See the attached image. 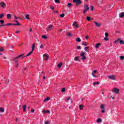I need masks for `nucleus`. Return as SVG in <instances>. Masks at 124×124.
<instances>
[{
    "label": "nucleus",
    "instance_id": "obj_1",
    "mask_svg": "<svg viewBox=\"0 0 124 124\" xmlns=\"http://www.w3.org/2000/svg\"><path fill=\"white\" fill-rule=\"evenodd\" d=\"M25 56V54L23 53L20 55L17 56L16 57H15L13 58V61L15 62H18V59H20V58H22V57Z\"/></svg>",
    "mask_w": 124,
    "mask_h": 124
},
{
    "label": "nucleus",
    "instance_id": "obj_2",
    "mask_svg": "<svg viewBox=\"0 0 124 124\" xmlns=\"http://www.w3.org/2000/svg\"><path fill=\"white\" fill-rule=\"evenodd\" d=\"M85 54H86V52L82 51L80 54V57H81L82 61H85V60H86V59L87 58L86 56H85Z\"/></svg>",
    "mask_w": 124,
    "mask_h": 124
},
{
    "label": "nucleus",
    "instance_id": "obj_3",
    "mask_svg": "<svg viewBox=\"0 0 124 124\" xmlns=\"http://www.w3.org/2000/svg\"><path fill=\"white\" fill-rule=\"evenodd\" d=\"M73 2L76 3V5L78 6V5H80L82 3V1L81 0H73Z\"/></svg>",
    "mask_w": 124,
    "mask_h": 124
},
{
    "label": "nucleus",
    "instance_id": "obj_4",
    "mask_svg": "<svg viewBox=\"0 0 124 124\" xmlns=\"http://www.w3.org/2000/svg\"><path fill=\"white\" fill-rule=\"evenodd\" d=\"M120 43V44H124V41L123 40H122L121 38H118L117 40L115 41L114 44H116V43H118V42Z\"/></svg>",
    "mask_w": 124,
    "mask_h": 124
},
{
    "label": "nucleus",
    "instance_id": "obj_5",
    "mask_svg": "<svg viewBox=\"0 0 124 124\" xmlns=\"http://www.w3.org/2000/svg\"><path fill=\"white\" fill-rule=\"evenodd\" d=\"M53 30V25H49L47 26V28L46 29V31H52Z\"/></svg>",
    "mask_w": 124,
    "mask_h": 124
},
{
    "label": "nucleus",
    "instance_id": "obj_6",
    "mask_svg": "<svg viewBox=\"0 0 124 124\" xmlns=\"http://www.w3.org/2000/svg\"><path fill=\"white\" fill-rule=\"evenodd\" d=\"M0 6H1V8H5L6 7V4L2 1L0 3Z\"/></svg>",
    "mask_w": 124,
    "mask_h": 124
},
{
    "label": "nucleus",
    "instance_id": "obj_7",
    "mask_svg": "<svg viewBox=\"0 0 124 124\" xmlns=\"http://www.w3.org/2000/svg\"><path fill=\"white\" fill-rule=\"evenodd\" d=\"M108 78L111 80H116V77L114 75L108 76Z\"/></svg>",
    "mask_w": 124,
    "mask_h": 124
},
{
    "label": "nucleus",
    "instance_id": "obj_8",
    "mask_svg": "<svg viewBox=\"0 0 124 124\" xmlns=\"http://www.w3.org/2000/svg\"><path fill=\"white\" fill-rule=\"evenodd\" d=\"M43 57H46V58H45V61H48V60H49V56H48V54L47 53L44 54Z\"/></svg>",
    "mask_w": 124,
    "mask_h": 124
},
{
    "label": "nucleus",
    "instance_id": "obj_9",
    "mask_svg": "<svg viewBox=\"0 0 124 124\" xmlns=\"http://www.w3.org/2000/svg\"><path fill=\"white\" fill-rule=\"evenodd\" d=\"M84 9L83 10L85 11H88V10H90V7H89V6L87 5H85L84 6Z\"/></svg>",
    "mask_w": 124,
    "mask_h": 124
},
{
    "label": "nucleus",
    "instance_id": "obj_10",
    "mask_svg": "<svg viewBox=\"0 0 124 124\" xmlns=\"http://www.w3.org/2000/svg\"><path fill=\"white\" fill-rule=\"evenodd\" d=\"M112 8H113V5H112L111 6L109 5L107 7V9L108 11H110V10H112Z\"/></svg>",
    "mask_w": 124,
    "mask_h": 124
},
{
    "label": "nucleus",
    "instance_id": "obj_11",
    "mask_svg": "<svg viewBox=\"0 0 124 124\" xmlns=\"http://www.w3.org/2000/svg\"><path fill=\"white\" fill-rule=\"evenodd\" d=\"M93 23L96 25V27H98V28H99V27H100L101 26V24H100L98 22H97L96 21H93Z\"/></svg>",
    "mask_w": 124,
    "mask_h": 124
},
{
    "label": "nucleus",
    "instance_id": "obj_12",
    "mask_svg": "<svg viewBox=\"0 0 124 124\" xmlns=\"http://www.w3.org/2000/svg\"><path fill=\"white\" fill-rule=\"evenodd\" d=\"M73 25L74 27H76V29H78V28H79V25H77V22H76V21H74Z\"/></svg>",
    "mask_w": 124,
    "mask_h": 124
},
{
    "label": "nucleus",
    "instance_id": "obj_13",
    "mask_svg": "<svg viewBox=\"0 0 124 124\" xmlns=\"http://www.w3.org/2000/svg\"><path fill=\"white\" fill-rule=\"evenodd\" d=\"M119 91H120V90H119L117 88H114L113 89V92H114V93H119Z\"/></svg>",
    "mask_w": 124,
    "mask_h": 124
},
{
    "label": "nucleus",
    "instance_id": "obj_14",
    "mask_svg": "<svg viewBox=\"0 0 124 124\" xmlns=\"http://www.w3.org/2000/svg\"><path fill=\"white\" fill-rule=\"evenodd\" d=\"M15 22L16 23V24H14V26H21V24L18 22L17 20H15Z\"/></svg>",
    "mask_w": 124,
    "mask_h": 124
},
{
    "label": "nucleus",
    "instance_id": "obj_15",
    "mask_svg": "<svg viewBox=\"0 0 124 124\" xmlns=\"http://www.w3.org/2000/svg\"><path fill=\"white\" fill-rule=\"evenodd\" d=\"M23 112H26L27 110V106L26 105L23 106Z\"/></svg>",
    "mask_w": 124,
    "mask_h": 124
},
{
    "label": "nucleus",
    "instance_id": "obj_16",
    "mask_svg": "<svg viewBox=\"0 0 124 124\" xmlns=\"http://www.w3.org/2000/svg\"><path fill=\"white\" fill-rule=\"evenodd\" d=\"M43 113H44V114H46V113H47L48 114H50V111L43 110Z\"/></svg>",
    "mask_w": 124,
    "mask_h": 124
},
{
    "label": "nucleus",
    "instance_id": "obj_17",
    "mask_svg": "<svg viewBox=\"0 0 124 124\" xmlns=\"http://www.w3.org/2000/svg\"><path fill=\"white\" fill-rule=\"evenodd\" d=\"M119 17L120 18H123V17H124V12L121 13Z\"/></svg>",
    "mask_w": 124,
    "mask_h": 124
},
{
    "label": "nucleus",
    "instance_id": "obj_18",
    "mask_svg": "<svg viewBox=\"0 0 124 124\" xmlns=\"http://www.w3.org/2000/svg\"><path fill=\"white\" fill-rule=\"evenodd\" d=\"M76 41L77 42H81V39H80V37H78L76 38Z\"/></svg>",
    "mask_w": 124,
    "mask_h": 124
},
{
    "label": "nucleus",
    "instance_id": "obj_19",
    "mask_svg": "<svg viewBox=\"0 0 124 124\" xmlns=\"http://www.w3.org/2000/svg\"><path fill=\"white\" fill-rule=\"evenodd\" d=\"M101 45V44L100 43H97L95 45V48H98L99 47V46H100Z\"/></svg>",
    "mask_w": 124,
    "mask_h": 124
},
{
    "label": "nucleus",
    "instance_id": "obj_20",
    "mask_svg": "<svg viewBox=\"0 0 124 124\" xmlns=\"http://www.w3.org/2000/svg\"><path fill=\"white\" fill-rule=\"evenodd\" d=\"M48 100H50V97H48L44 100V102H46L48 101Z\"/></svg>",
    "mask_w": 124,
    "mask_h": 124
},
{
    "label": "nucleus",
    "instance_id": "obj_21",
    "mask_svg": "<svg viewBox=\"0 0 124 124\" xmlns=\"http://www.w3.org/2000/svg\"><path fill=\"white\" fill-rule=\"evenodd\" d=\"M4 17V14H0V19H2Z\"/></svg>",
    "mask_w": 124,
    "mask_h": 124
},
{
    "label": "nucleus",
    "instance_id": "obj_22",
    "mask_svg": "<svg viewBox=\"0 0 124 124\" xmlns=\"http://www.w3.org/2000/svg\"><path fill=\"white\" fill-rule=\"evenodd\" d=\"M96 122L97 123H101V122H102V120H101V118H99L97 119Z\"/></svg>",
    "mask_w": 124,
    "mask_h": 124
},
{
    "label": "nucleus",
    "instance_id": "obj_23",
    "mask_svg": "<svg viewBox=\"0 0 124 124\" xmlns=\"http://www.w3.org/2000/svg\"><path fill=\"white\" fill-rule=\"evenodd\" d=\"M62 63H60L59 64H58V68H61V67H62Z\"/></svg>",
    "mask_w": 124,
    "mask_h": 124
},
{
    "label": "nucleus",
    "instance_id": "obj_24",
    "mask_svg": "<svg viewBox=\"0 0 124 124\" xmlns=\"http://www.w3.org/2000/svg\"><path fill=\"white\" fill-rule=\"evenodd\" d=\"M42 38H43V39H46V38H47V37L46 35H42Z\"/></svg>",
    "mask_w": 124,
    "mask_h": 124
},
{
    "label": "nucleus",
    "instance_id": "obj_25",
    "mask_svg": "<svg viewBox=\"0 0 124 124\" xmlns=\"http://www.w3.org/2000/svg\"><path fill=\"white\" fill-rule=\"evenodd\" d=\"M30 16V15L27 14L25 15V18L26 19H27L28 20H30V18L29 17Z\"/></svg>",
    "mask_w": 124,
    "mask_h": 124
},
{
    "label": "nucleus",
    "instance_id": "obj_26",
    "mask_svg": "<svg viewBox=\"0 0 124 124\" xmlns=\"http://www.w3.org/2000/svg\"><path fill=\"white\" fill-rule=\"evenodd\" d=\"M7 18L8 19H10L11 18V15L10 14L7 15Z\"/></svg>",
    "mask_w": 124,
    "mask_h": 124
},
{
    "label": "nucleus",
    "instance_id": "obj_27",
    "mask_svg": "<svg viewBox=\"0 0 124 124\" xmlns=\"http://www.w3.org/2000/svg\"><path fill=\"white\" fill-rule=\"evenodd\" d=\"M83 108H84V105H81L79 106L80 110H83Z\"/></svg>",
    "mask_w": 124,
    "mask_h": 124
},
{
    "label": "nucleus",
    "instance_id": "obj_28",
    "mask_svg": "<svg viewBox=\"0 0 124 124\" xmlns=\"http://www.w3.org/2000/svg\"><path fill=\"white\" fill-rule=\"evenodd\" d=\"M5 26H14V24L8 23V24H5Z\"/></svg>",
    "mask_w": 124,
    "mask_h": 124
},
{
    "label": "nucleus",
    "instance_id": "obj_29",
    "mask_svg": "<svg viewBox=\"0 0 124 124\" xmlns=\"http://www.w3.org/2000/svg\"><path fill=\"white\" fill-rule=\"evenodd\" d=\"M79 59V56L76 57L74 58V61L76 62H78V60Z\"/></svg>",
    "mask_w": 124,
    "mask_h": 124
},
{
    "label": "nucleus",
    "instance_id": "obj_30",
    "mask_svg": "<svg viewBox=\"0 0 124 124\" xmlns=\"http://www.w3.org/2000/svg\"><path fill=\"white\" fill-rule=\"evenodd\" d=\"M35 47V45L34 44H33L32 46V51H34V47Z\"/></svg>",
    "mask_w": 124,
    "mask_h": 124
},
{
    "label": "nucleus",
    "instance_id": "obj_31",
    "mask_svg": "<svg viewBox=\"0 0 124 124\" xmlns=\"http://www.w3.org/2000/svg\"><path fill=\"white\" fill-rule=\"evenodd\" d=\"M86 19L87 20V21H91V20H92V18L90 16H87Z\"/></svg>",
    "mask_w": 124,
    "mask_h": 124
},
{
    "label": "nucleus",
    "instance_id": "obj_32",
    "mask_svg": "<svg viewBox=\"0 0 124 124\" xmlns=\"http://www.w3.org/2000/svg\"><path fill=\"white\" fill-rule=\"evenodd\" d=\"M95 85H99V82H94L93 86H95Z\"/></svg>",
    "mask_w": 124,
    "mask_h": 124
},
{
    "label": "nucleus",
    "instance_id": "obj_33",
    "mask_svg": "<svg viewBox=\"0 0 124 124\" xmlns=\"http://www.w3.org/2000/svg\"><path fill=\"white\" fill-rule=\"evenodd\" d=\"M0 111L1 113H3V112H4V109L2 108H0Z\"/></svg>",
    "mask_w": 124,
    "mask_h": 124
},
{
    "label": "nucleus",
    "instance_id": "obj_34",
    "mask_svg": "<svg viewBox=\"0 0 124 124\" xmlns=\"http://www.w3.org/2000/svg\"><path fill=\"white\" fill-rule=\"evenodd\" d=\"M81 45H84V46H87V43H85V42H82Z\"/></svg>",
    "mask_w": 124,
    "mask_h": 124
},
{
    "label": "nucleus",
    "instance_id": "obj_35",
    "mask_svg": "<svg viewBox=\"0 0 124 124\" xmlns=\"http://www.w3.org/2000/svg\"><path fill=\"white\" fill-rule=\"evenodd\" d=\"M67 35L69 36L70 37H71V36H72V34H71V33L68 32Z\"/></svg>",
    "mask_w": 124,
    "mask_h": 124
},
{
    "label": "nucleus",
    "instance_id": "obj_36",
    "mask_svg": "<svg viewBox=\"0 0 124 124\" xmlns=\"http://www.w3.org/2000/svg\"><path fill=\"white\" fill-rule=\"evenodd\" d=\"M3 51H4L3 47H0V52H3Z\"/></svg>",
    "mask_w": 124,
    "mask_h": 124
},
{
    "label": "nucleus",
    "instance_id": "obj_37",
    "mask_svg": "<svg viewBox=\"0 0 124 124\" xmlns=\"http://www.w3.org/2000/svg\"><path fill=\"white\" fill-rule=\"evenodd\" d=\"M88 49H89V47L86 46L84 47V50L86 51V52H88Z\"/></svg>",
    "mask_w": 124,
    "mask_h": 124
},
{
    "label": "nucleus",
    "instance_id": "obj_38",
    "mask_svg": "<svg viewBox=\"0 0 124 124\" xmlns=\"http://www.w3.org/2000/svg\"><path fill=\"white\" fill-rule=\"evenodd\" d=\"M65 100H66V101H68V100H69V99H70V97H66L65 98Z\"/></svg>",
    "mask_w": 124,
    "mask_h": 124
},
{
    "label": "nucleus",
    "instance_id": "obj_39",
    "mask_svg": "<svg viewBox=\"0 0 124 124\" xmlns=\"http://www.w3.org/2000/svg\"><path fill=\"white\" fill-rule=\"evenodd\" d=\"M104 40H105V41H108V40H109V39L108 37H105L104 38Z\"/></svg>",
    "mask_w": 124,
    "mask_h": 124
},
{
    "label": "nucleus",
    "instance_id": "obj_40",
    "mask_svg": "<svg viewBox=\"0 0 124 124\" xmlns=\"http://www.w3.org/2000/svg\"><path fill=\"white\" fill-rule=\"evenodd\" d=\"M0 24H2L4 23V20H0Z\"/></svg>",
    "mask_w": 124,
    "mask_h": 124
},
{
    "label": "nucleus",
    "instance_id": "obj_41",
    "mask_svg": "<svg viewBox=\"0 0 124 124\" xmlns=\"http://www.w3.org/2000/svg\"><path fill=\"white\" fill-rule=\"evenodd\" d=\"M67 6H72V4L70 2L68 3Z\"/></svg>",
    "mask_w": 124,
    "mask_h": 124
},
{
    "label": "nucleus",
    "instance_id": "obj_42",
    "mask_svg": "<svg viewBox=\"0 0 124 124\" xmlns=\"http://www.w3.org/2000/svg\"><path fill=\"white\" fill-rule=\"evenodd\" d=\"M55 1L56 3H61V1H60V0H55Z\"/></svg>",
    "mask_w": 124,
    "mask_h": 124
},
{
    "label": "nucleus",
    "instance_id": "obj_43",
    "mask_svg": "<svg viewBox=\"0 0 124 124\" xmlns=\"http://www.w3.org/2000/svg\"><path fill=\"white\" fill-rule=\"evenodd\" d=\"M60 17H61L62 18H63V17H64V14H62L60 15Z\"/></svg>",
    "mask_w": 124,
    "mask_h": 124
},
{
    "label": "nucleus",
    "instance_id": "obj_44",
    "mask_svg": "<svg viewBox=\"0 0 124 124\" xmlns=\"http://www.w3.org/2000/svg\"><path fill=\"white\" fill-rule=\"evenodd\" d=\"M100 108H101V109H105L104 108V105H101Z\"/></svg>",
    "mask_w": 124,
    "mask_h": 124
},
{
    "label": "nucleus",
    "instance_id": "obj_45",
    "mask_svg": "<svg viewBox=\"0 0 124 124\" xmlns=\"http://www.w3.org/2000/svg\"><path fill=\"white\" fill-rule=\"evenodd\" d=\"M62 93H64V92H65V88H63L62 90Z\"/></svg>",
    "mask_w": 124,
    "mask_h": 124
},
{
    "label": "nucleus",
    "instance_id": "obj_46",
    "mask_svg": "<svg viewBox=\"0 0 124 124\" xmlns=\"http://www.w3.org/2000/svg\"><path fill=\"white\" fill-rule=\"evenodd\" d=\"M77 49H78V50H81V46H77Z\"/></svg>",
    "mask_w": 124,
    "mask_h": 124
},
{
    "label": "nucleus",
    "instance_id": "obj_47",
    "mask_svg": "<svg viewBox=\"0 0 124 124\" xmlns=\"http://www.w3.org/2000/svg\"><path fill=\"white\" fill-rule=\"evenodd\" d=\"M105 35L106 37H108L109 34H108V33L106 32V33H105Z\"/></svg>",
    "mask_w": 124,
    "mask_h": 124
},
{
    "label": "nucleus",
    "instance_id": "obj_48",
    "mask_svg": "<svg viewBox=\"0 0 124 124\" xmlns=\"http://www.w3.org/2000/svg\"><path fill=\"white\" fill-rule=\"evenodd\" d=\"M16 67H18V65H19V63L17 62H16Z\"/></svg>",
    "mask_w": 124,
    "mask_h": 124
},
{
    "label": "nucleus",
    "instance_id": "obj_49",
    "mask_svg": "<svg viewBox=\"0 0 124 124\" xmlns=\"http://www.w3.org/2000/svg\"><path fill=\"white\" fill-rule=\"evenodd\" d=\"M91 10L93 11V6H91Z\"/></svg>",
    "mask_w": 124,
    "mask_h": 124
},
{
    "label": "nucleus",
    "instance_id": "obj_50",
    "mask_svg": "<svg viewBox=\"0 0 124 124\" xmlns=\"http://www.w3.org/2000/svg\"><path fill=\"white\" fill-rule=\"evenodd\" d=\"M85 39H86V40H88V39H89V35H87V36H85Z\"/></svg>",
    "mask_w": 124,
    "mask_h": 124
},
{
    "label": "nucleus",
    "instance_id": "obj_51",
    "mask_svg": "<svg viewBox=\"0 0 124 124\" xmlns=\"http://www.w3.org/2000/svg\"><path fill=\"white\" fill-rule=\"evenodd\" d=\"M54 9L55 8L54 7V6H50V9H52V10H54Z\"/></svg>",
    "mask_w": 124,
    "mask_h": 124
},
{
    "label": "nucleus",
    "instance_id": "obj_52",
    "mask_svg": "<svg viewBox=\"0 0 124 124\" xmlns=\"http://www.w3.org/2000/svg\"><path fill=\"white\" fill-rule=\"evenodd\" d=\"M105 108L102 109V110H101V112L105 113Z\"/></svg>",
    "mask_w": 124,
    "mask_h": 124
},
{
    "label": "nucleus",
    "instance_id": "obj_53",
    "mask_svg": "<svg viewBox=\"0 0 124 124\" xmlns=\"http://www.w3.org/2000/svg\"><path fill=\"white\" fill-rule=\"evenodd\" d=\"M32 52H33V51H30L29 53H28V54H29V56H30V55H31V54H32Z\"/></svg>",
    "mask_w": 124,
    "mask_h": 124
},
{
    "label": "nucleus",
    "instance_id": "obj_54",
    "mask_svg": "<svg viewBox=\"0 0 124 124\" xmlns=\"http://www.w3.org/2000/svg\"><path fill=\"white\" fill-rule=\"evenodd\" d=\"M120 59H121V60H124V57L123 56H120Z\"/></svg>",
    "mask_w": 124,
    "mask_h": 124
},
{
    "label": "nucleus",
    "instance_id": "obj_55",
    "mask_svg": "<svg viewBox=\"0 0 124 124\" xmlns=\"http://www.w3.org/2000/svg\"><path fill=\"white\" fill-rule=\"evenodd\" d=\"M33 112H34V109L32 108V109H31V113H33Z\"/></svg>",
    "mask_w": 124,
    "mask_h": 124
},
{
    "label": "nucleus",
    "instance_id": "obj_56",
    "mask_svg": "<svg viewBox=\"0 0 124 124\" xmlns=\"http://www.w3.org/2000/svg\"><path fill=\"white\" fill-rule=\"evenodd\" d=\"M43 46H44L43 45H41L40 48H41V49H42L43 48Z\"/></svg>",
    "mask_w": 124,
    "mask_h": 124
},
{
    "label": "nucleus",
    "instance_id": "obj_57",
    "mask_svg": "<svg viewBox=\"0 0 124 124\" xmlns=\"http://www.w3.org/2000/svg\"><path fill=\"white\" fill-rule=\"evenodd\" d=\"M92 76H93V77H96L95 76V75H94V74H93V72H92Z\"/></svg>",
    "mask_w": 124,
    "mask_h": 124
},
{
    "label": "nucleus",
    "instance_id": "obj_58",
    "mask_svg": "<svg viewBox=\"0 0 124 124\" xmlns=\"http://www.w3.org/2000/svg\"><path fill=\"white\" fill-rule=\"evenodd\" d=\"M54 13H56V14H58V13H59V12H58V11H54Z\"/></svg>",
    "mask_w": 124,
    "mask_h": 124
},
{
    "label": "nucleus",
    "instance_id": "obj_59",
    "mask_svg": "<svg viewBox=\"0 0 124 124\" xmlns=\"http://www.w3.org/2000/svg\"><path fill=\"white\" fill-rule=\"evenodd\" d=\"M5 26H6V25L2 24V25H0V27H5Z\"/></svg>",
    "mask_w": 124,
    "mask_h": 124
},
{
    "label": "nucleus",
    "instance_id": "obj_60",
    "mask_svg": "<svg viewBox=\"0 0 124 124\" xmlns=\"http://www.w3.org/2000/svg\"><path fill=\"white\" fill-rule=\"evenodd\" d=\"M14 17H15V19L16 20V19H18V17H17V16H14Z\"/></svg>",
    "mask_w": 124,
    "mask_h": 124
},
{
    "label": "nucleus",
    "instance_id": "obj_61",
    "mask_svg": "<svg viewBox=\"0 0 124 124\" xmlns=\"http://www.w3.org/2000/svg\"><path fill=\"white\" fill-rule=\"evenodd\" d=\"M19 32H20L19 31H16V33H19Z\"/></svg>",
    "mask_w": 124,
    "mask_h": 124
},
{
    "label": "nucleus",
    "instance_id": "obj_62",
    "mask_svg": "<svg viewBox=\"0 0 124 124\" xmlns=\"http://www.w3.org/2000/svg\"><path fill=\"white\" fill-rule=\"evenodd\" d=\"M86 12H87V11L83 10V14H85Z\"/></svg>",
    "mask_w": 124,
    "mask_h": 124
},
{
    "label": "nucleus",
    "instance_id": "obj_63",
    "mask_svg": "<svg viewBox=\"0 0 124 124\" xmlns=\"http://www.w3.org/2000/svg\"><path fill=\"white\" fill-rule=\"evenodd\" d=\"M46 124H49V122L48 121H46L45 122Z\"/></svg>",
    "mask_w": 124,
    "mask_h": 124
},
{
    "label": "nucleus",
    "instance_id": "obj_64",
    "mask_svg": "<svg viewBox=\"0 0 124 124\" xmlns=\"http://www.w3.org/2000/svg\"><path fill=\"white\" fill-rule=\"evenodd\" d=\"M93 73H96V70H93Z\"/></svg>",
    "mask_w": 124,
    "mask_h": 124
}]
</instances>
